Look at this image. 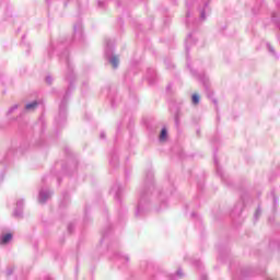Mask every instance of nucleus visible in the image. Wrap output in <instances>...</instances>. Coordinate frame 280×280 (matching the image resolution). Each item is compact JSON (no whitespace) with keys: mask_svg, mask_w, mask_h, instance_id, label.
<instances>
[{"mask_svg":"<svg viewBox=\"0 0 280 280\" xmlns=\"http://www.w3.org/2000/svg\"><path fill=\"white\" fill-rule=\"evenodd\" d=\"M50 197H51V191L40 190L38 200H39V202H47V200H49Z\"/></svg>","mask_w":280,"mask_h":280,"instance_id":"nucleus-1","label":"nucleus"},{"mask_svg":"<svg viewBox=\"0 0 280 280\" xmlns=\"http://www.w3.org/2000/svg\"><path fill=\"white\" fill-rule=\"evenodd\" d=\"M12 242V234L8 233L1 236L0 244H10Z\"/></svg>","mask_w":280,"mask_h":280,"instance_id":"nucleus-2","label":"nucleus"},{"mask_svg":"<svg viewBox=\"0 0 280 280\" xmlns=\"http://www.w3.org/2000/svg\"><path fill=\"white\" fill-rule=\"evenodd\" d=\"M109 62L110 65L114 67V69H117V67H119V57L117 56H112L109 58Z\"/></svg>","mask_w":280,"mask_h":280,"instance_id":"nucleus-3","label":"nucleus"},{"mask_svg":"<svg viewBox=\"0 0 280 280\" xmlns=\"http://www.w3.org/2000/svg\"><path fill=\"white\" fill-rule=\"evenodd\" d=\"M160 141L163 143L167 141V129L163 128L160 133Z\"/></svg>","mask_w":280,"mask_h":280,"instance_id":"nucleus-4","label":"nucleus"},{"mask_svg":"<svg viewBox=\"0 0 280 280\" xmlns=\"http://www.w3.org/2000/svg\"><path fill=\"white\" fill-rule=\"evenodd\" d=\"M36 106H38V102L34 101L32 103L26 104L25 108L27 110H34L36 108Z\"/></svg>","mask_w":280,"mask_h":280,"instance_id":"nucleus-5","label":"nucleus"},{"mask_svg":"<svg viewBox=\"0 0 280 280\" xmlns=\"http://www.w3.org/2000/svg\"><path fill=\"white\" fill-rule=\"evenodd\" d=\"M200 102V96L198 94L192 95V104H198Z\"/></svg>","mask_w":280,"mask_h":280,"instance_id":"nucleus-6","label":"nucleus"},{"mask_svg":"<svg viewBox=\"0 0 280 280\" xmlns=\"http://www.w3.org/2000/svg\"><path fill=\"white\" fill-rule=\"evenodd\" d=\"M12 110H16V105H14L12 108H11V112Z\"/></svg>","mask_w":280,"mask_h":280,"instance_id":"nucleus-7","label":"nucleus"},{"mask_svg":"<svg viewBox=\"0 0 280 280\" xmlns=\"http://www.w3.org/2000/svg\"><path fill=\"white\" fill-rule=\"evenodd\" d=\"M201 19H205V12H201Z\"/></svg>","mask_w":280,"mask_h":280,"instance_id":"nucleus-8","label":"nucleus"}]
</instances>
